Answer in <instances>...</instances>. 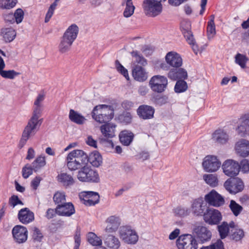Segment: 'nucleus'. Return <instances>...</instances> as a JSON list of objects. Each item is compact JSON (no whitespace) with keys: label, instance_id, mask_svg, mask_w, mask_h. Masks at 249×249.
<instances>
[{"label":"nucleus","instance_id":"obj_5","mask_svg":"<svg viewBox=\"0 0 249 249\" xmlns=\"http://www.w3.org/2000/svg\"><path fill=\"white\" fill-rule=\"evenodd\" d=\"M119 235L120 239L127 244L135 245L139 240V235L136 231L129 226L121 227Z\"/></svg>","mask_w":249,"mask_h":249},{"label":"nucleus","instance_id":"obj_30","mask_svg":"<svg viewBox=\"0 0 249 249\" xmlns=\"http://www.w3.org/2000/svg\"><path fill=\"white\" fill-rule=\"evenodd\" d=\"M132 76L135 80L139 82L144 81L148 77L147 73L141 66H136L134 68L132 71Z\"/></svg>","mask_w":249,"mask_h":249},{"label":"nucleus","instance_id":"obj_13","mask_svg":"<svg viewBox=\"0 0 249 249\" xmlns=\"http://www.w3.org/2000/svg\"><path fill=\"white\" fill-rule=\"evenodd\" d=\"M15 241L19 244L24 243L27 239L28 231L24 226L17 225L12 230Z\"/></svg>","mask_w":249,"mask_h":249},{"label":"nucleus","instance_id":"obj_52","mask_svg":"<svg viewBox=\"0 0 249 249\" xmlns=\"http://www.w3.org/2000/svg\"><path fill=\"white\" fill-rule=\"evenodd\" d=\"M115 67L117 71L122 74L127 80H129V74L127 69H126L118 60L115 61Z\"/></svg>","mask_w":249,"mask_h":249},{"label":"nucleus","instance_id":"obj_45","mask_svg":"<svg viewBox=\"0 0 249 249\" xmlns=\"http://www.w3.org/2000/svg\"><path fill=\"white\" fill-rule=\"evenodd\" d=\"M203 178L206 183L212 187H215L218 185V180L217 177L214 175H204Z\"/></svg>","mask_w":249,"mask_h":249},{"label":"nucleus","instance_id":"obj_4","mask_svg":"<svg viewBox=\"0 0 249 249\" xmlns=\"http://www.w3.org/2000/svg\"><path fill=\"white\" fill-rule=\"evenodd\" d=\"M142 6L145 15L148 17H155L162 11L161 2L157 0H144Z\"/></svg>","mask_w":249,"mask_h":249},{"label":"nucleus","instance_id":"obj_7","mask_svg":"<svg viewBox=\"0 0 249 249\" xmlns=\"http://www.w3.org/2000/svg\"><path fill=\"white\" fill-rule=\"evenodd\" d=\"M168 85L166 77L160 75H154L149 81V86L155 92L162 93L165 90Z\"/></svg>","mask_w":249,"mask_h":249},{"label":"nucleus","instance_id":"obj_43","mask_svg":"<svg viewBox=\"0 0 249 249\" xmlns=\"http://www.w3.org/2000/svg\"><path fill=\"white\" fill-rule=\"evenodd\" d=\"M235 63L240 66L242 69L246 68L247 63L249 60L248 57L244 54L237 53L235 57Z\"/></svg>","mask_w":249,"mask_h":249},{"label":"nucleus","instance_id":"obj_34","mask_svg":"<svg viewBox=\"0 0 249 249\" xmlns=\"http://www.w3.org/2000/svg\"><path fill=\"white\" fill-rule=\"evenodd\" d=\"M206 202H224V199L214 190H212L205 196Z\"/></svg>","mask_w":249,"mask_h":249},{"label":"nucleus","instance_id":"obj_10","mask_svg":"<svg viewBox=\"0 0 249 249\" xmlns=\"http://www.w3.org/2000/svg\"><path fill=\"white\" fill-rule=\"evenodd\" d=\"M202 166L206 172H214L220 168L221 162L218 160L216 157L209 155L205 157L204 159Z\"/></svg>","mask_w":249,"mask_h":249},{"label":"nucleus","instance_id":"obj_46","mask_svg":"<svg viewBox=\"0 0 249 249\" xmlns=\"http://www.w3.org/2000/svg\"><path fill=\"white\" fill-rule=\"evenodd\" d=\"M20 74L19 72L16 71L15 70H3L0 72V75L4 78L14 79L16 77Z\"/></svg>","mask_w":249,"mask_h":249},{"label":"nucleus","instance_id":"obj_58","mask_svg":"<svg viewBox=\"0 0 249 249\" xmlns=\"http://www.w3.org/2000/svg\"><path fill=\"white\" fill-rule=\"evenodd\" d=\"M180 29L182 34L191 32V25L190 21L184 19L180 23Z\"/></svg>","mask_w":249,"mask_h":249},{"label":"nucleus","instance_id":"obj_37","mask_svg":"<svg viewBox=\"0 0 249 249\" xmlns=\"http://www.w3.org/2000/svg\"><path fill=\"white\" fill-rule=\"evenodd\" d=\"M122 4L125 6L123 12L124 17L128 18L132 16L135 9L132 1L131 0H124Z\"/></svg>","mask_w":249,"mask_h":249},{"label":"nucleus","instance_id":"obj_50","mask_svg":"<svg viewBox=\"0 0 249 249\" xmlns=\"http://www.w3.org/2000/svg\"><path fill=\"white\" fill-rule=\"evenodd\" d=\"M118 120L121 123L128 124L131 122L132 115L129 112H124L119 115Z\"/></svg>","mask_w":249,"mask_h":249},{"label":"nucleus","instance_id":"obj_38","mask_svg":"<svg viewBox=\"0 0 249 249\" xmlns=\"http://www.w3.org/2000/svg\"><path fill=\"white\" fill-rule=\"evenodd\" d=\"M32 164L34 167V171H38L46 164L45 156L43 154L38 156Z\"/></svg>","mask_w":249,"mask_h":249},{"label":"nucleus","instance_id":"obj_1","mask_svg":"<svg viewBox=\"0 0 249 249\" xmlns=\"http://www.w3.org/2000/svg\"><path fill=\"white\" fill-rule=\"evenodd\" d=\"M43 119L41 117L31 114L27 124L24 127L18 146L22 148L31 138L34 137L40 129Z\"/></svg>","mask_w":249,"mask_h":249},{"label":"nucleus","instance_id":"obj_59","mask_svg":"<svg viewBox=\"0 0 249 249\" xmlns=\"http://www.w3.org/2000/svg\"><path fill=\"white\" fill-rule=\"evenodd\" d=\"M229 207L233 214L236 216H238L243 210L242 207L238 203H230Z\"/></svg>","mask_w":249,"mask_h":249},{"label":"nucleus","instance_id":"obj_61","mask_svg":"<svg viewBox=\"0 0 249 249\" xmlns=\"http://www.w3.org/2000/svg\"><path fill=\"white\" fill-rule=\"evenodd\" d=\"M244 173H247L249 172V160L247 159H244L241 161L239 165V169Z\"/></svg>","mask_w":249,"mask_h":249},{"label":"nucleus","instance_id":"obj_39","mask_svg":"<svg viewBox=\"0 0 249 249\" xmlns=\"http://www.w3.org/2000/svg\"><path fill=\"white\" fill-rule=\"evenodd\" d=\"M87 239L88 242L93 246H101L102 245V240L100 237L98 236L93 232L88 233Z\"/></svg>","mask_w":249,"mask_h":249},{"label":"nucleus","instance_id":"obj_9","mask_svg":"<svg viewBox=\"0 0 249 249\" xmlns=\"http://www.w3.org/2000/svg\"><path fill=\"white\" fill-rule=\"evenodd\" d=\"M224 186L226 190L231 194H235L242 191L244 187L243 182L238 178L227 179L225 182Z\"/></svg>","mask_w":249,"mask_h":249},{"label":"nucleus","instance_id":"obj_64","mask_svg":"<svg viewBox=\"0 0 249 249\" xmlns=\"http://www.w3.org/2000/svg\"><path fill=\"white\" fill-rule=\"evenodd\" d=\"M32 236L33 239L37 241H40L43 237L40 231L36 227L34 228L33 229Z\"/></svg>","mask_w":249,"mask_h":249},{"label":"nucleus","instance_id":"obj_15","mask_svg":"<svg viewBox=\"0 0 249 249\" xmlns=\"http://www.w3.org/2000/svg\"><path fill=\"white\" fill-rule=\"evenodd\" d=\"M154 108L150 106L142 105L140 106L137 109L138 116L143 120L151 119L154 117Z\"/></svg>","mask_w":249,"mask_h":249},{"label":"nucleus","instance_id":"obj_53","mask_svg":"<svg viewBox=\"0 0 249 249\" xmlns=\"http://www.w3.org/2000/svg\"><path fill=\"white\" fill-rule=\"evenodd\" d=\"M34 171V167L29 164H26L22 169V175L24 178H28Z\"/></svg>","mask_w":249,"mask_h":249},{"label":"nucleus","instance_id":"obj_44","mask_svg":"<svg viewBox=\"0 0 249 249\" xmlns=\"http://www.w3.org/2000/svg\"><path fill=\"white\" fill-rule=\"evenodd\" d=\"M72 43L73 42L71 41L68 40L62 37L58 46L59 51L62 53L68 52L70 50Z\"/></svg>","mask_w":249,"mask_h":249},{"label":"nucleus","instance_id":"obj_18","mask_svg":"<svg viewBox=\"0 0 249 249\" xmlns=\"http://www.w3.org/2000/svg\"><path fill=\"white\" fill-rule=\"evenodd\" d=\"M57 214L63 216H70L75 213L72 203H61L55 208Z\"/></svg>","mask_w":249,"mask_h":249},{"label":"nucleus","instance_id":"obj_48","mask_svg":"<svg viewBox=\"0 0 249 249\" xmlns=\"http://www.w3.org/2000/svg\"><path fill=\"white\" fill-rule=\"evenodd\" d=\"M174 214L178 217H183L189 214L190 211L181 206H178L173 210Z\"/></svg>","mask_w":249,"mask_h":249},{"label":"nucleus","instance_id":"obj_62","mask_svg":"<svg viewBox=\"0 0 249 249\" xmlns=\"http://www.w3.org/2000/svg\"><path fill=\"white\" fill-rule=\"evenodd\" d=\"M14 17L13 13L12 12L5 13L2 14V18L5 22L10 24L15 23Z\"/></svg>","mask_w":249,"mask_h":249},{"label":"nucleus","instance_id":"obj_8","mask_svg":"<svg viewBox=\"0 0 249 249\" xmlns=\"http://www.w3.org/2000/svg\"><path fill=\"white\" fill-rule=\"evenodd\" d=\"M176 244L178 249H196L197 247L195 237L189 234L179 236Z\"/></svg>","mask_w":249,"mask_h":249},{"label":"nucleus","instance_id":"obj_49","mask_svg":"<svg viewBox=\"0 0 249 249\" xmlns=\"http://www.w3.org/2000/svg\"><path fill=\"white\" fill-rule=\"evenodd\" d=\"M188 88L187 83L184 80H178L177 82L174 90L177 93H181L185 91Z\"/></svg>","mask_w":249,"mask_h":249},{"label":"nucleus","instance_id":"obj_16","mask_svg":"<svg viewBox=\"0 0 249 249\" xmlns=\"http://www.w3.org/2000/svg\"><path fill=\"white\" fill-rule=\"evenodd\" d=\"M236 130L242 137L248 133L249 131V113L244 114L240 118Z\"/></svg>","mask_w":249,"mask_h":249},{"label":"nucleus","instance_id":"obj_63","mask_svg":"<svg viewBox=\"0 0 249 249\" xmlns=\"http://www.w3.org/2000/svg\"><path fill=\"white\" fill-rule=\"evenodd\" d=\"M183 34L184 35V36L186 38L188 43L193 46V49L194 50V51H195V48L196 47V45L195 44V41L192 32L191 31L188 32L187 33H184Z\"/></svg>","mask_w":249,"mask_h":249},{"label":"nucleus","instance_id":"obj_24","mask_svg":"<svg viewBox=\"0 0 249 249\" xmlns=\"http://www.w3.org/2000/svg\"><path fill=\"white\" fill-rule=\"evenodd\" d=\"M116 125L112 123H106L100 126L103 136L106 139H111L115 136Z\"/></svg>","mask_w":249,"mask_h":249},{"label":"nucleus","instance_id":"obj_57","mask_svg":"<svg viewBox=\"0 0 249 249\" xmlns=\"http://www.w3.org/2000/svg\"><path fill=\"white\" fill-rule=\"evenodd\" d=\"M66 195L64 192L57 191L53 195L54 202H65L66 200Z\"/></svg>","mask_w":249,"mask_h":249},{"label":"nucleus","instance_id":"obj_41","mask_svg":"<svg viewBox=\"0 0 249 249\" xmlns=\"http://www.w3.org/2000/svg\"><path fill=\"white\" fill-rule=\"evenodd\" d=\"M214 16L212 15L211 19L208 22L207 26V36L209 39H211L215 35V26L214 22Z\"/></svg>","mask_w":249,"mask_h":249},{"label":"nucleus","instance_id":"obj_20","mask_svg":"<svg viewBox=\"0 0 249 249\" xmlns=\"http://www.w3.org/2000/svg\"><path fill=\"white\" fill-rule=\"evenodd\" d=\"M194 232L198 239L202 242L210 240L212 234L208 229L202 226H196L194 229Z\"/></svg>","mask_w":249,"mask_h":249},{"label":"nucleus","instance_id":"obj_42","mask_svg":"<svg viewBox=\"0 0 249 249\" xmlns=\"http://www.w3.org/2000/svg\"><path fill=\"white\" fill-rule=\"evenodd\" d=\"M18 3V0H0V9L9 10L14 8Z\"/></svg>","mask_w":249,"mask_h":249},{"label":"nucleus","instance_id":"obj_47","mask_svg":"<svg viewBox=\"0 0 249 249\" xmlns=\"http://www.w3.org/2000/svg\"><path fill=\"white\" fill-rule=\"evenodd\" d=\"M230 237L231 239L235 241H238L241 240L244 236V231L239 229H235L232 230Z\"/></svg>","mask_w":249,"mask_h":249},{"label":"nucleus","instance_id":"obj_25","mask_svg":"<svg viewBox=\"0 0 249 249\" xmlns=\"http://www.w3.org/2000/svg\"><path fill=\"white\" fill-rule=\"evenodd\" d=\"M18 218L22 223L28 224L34 220V213L28 208H25L19 211Z\"/></svg>","mask_w":249,"mask_h":249},{"label":"nucleus","instance_id":"obj_51","mask_svg":"<svg viewBox=\"0 0 249 249\" xmlns=\"http://www.w3.org/2000/svg\"><path fill=\"white\" fill-rule=\"evenodd\" d=\"M14 16V20L17 24L21 23L23 21L24 16V13L21 8L16 9L13 13Z\"/></svg>","mask_w":249,"mask_h":249},{"label":"nucleus","instance_id":"obj_33","mask_svg":"<svg viewBox=\"0 0 249 249\" xmlns=\"http://www.w3.org/2000/svg\"><path fill=\"white\" fill-rule=\"evenodd\" d=\"M88 161L93 166L98 167L102 163V157L98 152L95 151L91 152L89 157L88 156L87 161Z\"/></svg>","mask_w":249,"mask_h":249},{"label":"nucleus","instance_id":"obj_35","mask_svg":"<svg viewBox=\"0 0 249 249\" xmlns=\"http://www.w3.org/2000/svg\"><path fill=\"white\" fill-rule=\"evenodd\" d=\"M134 138L133 134L128 130H123L119 134L121 142L124 145L128 146L132 142Z\"/></svg>","mask_w":249,"mask_h":249},{"label":"nucleus","instance_id":"obj_54","mask_svg":"<svg viewBox=\"0 0 249 249\" xmlns=\"http://www.w3.org/2000/svg\"><path fill=\"white\" fill-rule=\"evenodd\" d=\"M200 249H225V248L223 242L219 239L209 246L202 247Z\"/></svg>","mask_w":249,"mask_h":249},{"label":"nucleus","instance_id":"obj_32","mask_svg":"<svg viewBox=\"0 0 249 249\" xmlns=\"http://www.w3.org/2000/svg\"><path fill=\"white\" fill-rule=\"evenodd\" d=\"M213 139L216 142L224 144L229 140V135L223 129L216 130L213 134Z\"/></svg>","mask_w":249,"mask_h":249},{"label":"nucleus","instance_id":"obj_22","mask_svg":"<svg viewBox=\"0 0 249 249\" xmlns=\"http://www.w3.org/2000/svg\"><path fill=\"white\" fill-rule=\"evenodd\" d=\"M107 226L105 230L107 233H113L116 232L121 224V220L119 217L110 216L106 221Z\"/></svg>","mask_w":249,"mask_h":249},{"label":"nucleus","instance_id":"obj_11","mask_svg":"<svg viewBox=\"0 0 249 249\" xmlns=\"http://www.w3.org/2000/svg\"><path fill=\"white\" fill-rule=\"evenodd\" d=\"M203 217L205 222L211 225L218 224L222 219L221 213L214 209H207Z\"/></svg>","mask_w":249,"mask_h":249},{"label":"nucleus","instance_id":"obj_55","mask_svg":"<svg viewBox=\"0 0 249 249\" xmlns=\"http://www.w3.org/2000/svg\"><path fill=\"white\" fill-rule=\"evenodd\" d=\"M74 246L73 249H79L81 244V229L77 227L74 234Z\"/></svg>","mask_w":249,"mask_h":249},{"label":"nucleus","instance_id":"obj_27","mask_svg":"<svg viewBox=\"0 0 249 249\" xmlns=\"http://www.w3.org/2000/svg\"><path fill=\"white\" fill-rule=\"evenodd\" d=\"M78 32V27L75 24H73L68 27L62 37L73 42L77 36Z\"/></svg>","mask_w":249,"mask_h":249},{"label":"nucleus","instance_id":"obj_3","mask_svg":"<svg viewBox=\"0 0 249 249\" xmlns=\"http://www.w3.org/2000/svg\"><path fill=\"white\" fill-rule=\"evenodd\" d=\"M91 116L96 122L103 124L110 121L114 117V109L111 106L99 105L96 106L91 112Z\"/></svg>","mask_w":249,"mask_h":249},{"label":"nucleus","instance_id":"obj_19","mask_svg":"<svg viewBox=\"0 0 249 249\" xmlns=\"http://www.w3.org/2000/svg\"><path fill=\"white\" fill-rule=\"evenodd\" d=\"M167 64L173 67L178 68L182 64V60L179 54L175 52H168L165 56Z\"/></svg>","mask_w":249,"mask_h":249},{"label":"nucleus","instance_id":"obj_14","mask_svg":"<svg viewBox=\"0 0 249 249\" xmlns=\"http://www.w3.org/2000/svg\"><path fill=\"white\" fill-rule=\"evenodd\" d=\"M45 99V94L39 93L35 99L32 107V114L41 117L44 109L43 101Z\"/></svg>","mask_w":249,"mask_h":249},{"label":"nucleus","instance_id":"obj_40","mask_svg":"<svg viewBox=\"0 0 249 249\" xmlns=\"http://www.w3.org/2000/svg\"><path fill=\"white\" fill-rule=\"evenodd\" d=\"M207 203H193L191 206L192 213L196 215H201L207 209Z\"/></svg>","mask_w":249,"mask_h":249},{"label":"nucleus","instance_id":"obj_31","mask_svg":"<svg viewBox=\"0 0 249 249\" xmlns=\"http://www.w3.org/2000/svg\"><path fill=\"white\" fill-rule=\"evenodd\" d=\"M235 226V224L231 221L229 224L226 222H223L221 225L217 226V229L221 239L225 238L228 235L230 228H232Z\"/></svg>","mask_w":249,"mask_h":249},{"label":"nucleus","instance_id":"obj_36","mask_svg":"<svg viewBox=\"0 0 249 249\" xmlns=\"http://www.w3.org/2000/svg\"><path fill=\"white\" fill-rule=\"evenodd\" d=\"M69 117L71 122L77 124H83L86 121L84 116L72 109L70 110Z\"/></svg>","mask_w":249,"mask_h":249},{"label":"nucleus","instance_id":"obj_12","mask_svg":"<svg viewBox=\"0 0 249 249\" xmlns=\"http://www.w3.org/2000/svg\"><path fill=\"white\" fill-rule=\"evenodd\" d=\"M223 172L229 177L237 176L239 172V164L232 160H226L222 165Z\"/></svg>","mask_w":249,"mask_h":249},{"label":"nucleus","instance_id":"obj_17","mask_svg":"<svg viewBox=\"0 0 249 249\" xmlns=\"http://www.w3.org/2000/svg\"><path fill=\"white\" fill-rule=\"evenodd\" d=\"M236 153L240 156L245 158L249 156V141L241 139L236 142L235 145Z\"/></svg>","mask_w":249,"mask_h":249},{"label":"nucleus","instance_id":"obj_26","mask_svg":"<svg viewBox=\"0 0 249 249\" xmlns=\"http://www.w3.org/2000/svg\"><path fill=\"white\" fill-rule=\"evenodd\" d=\"M57 180L62 186L67 188L73 185L75 180L73 177L67 173H61L57 176Z\"/></svg>","mask_w":249,"mask_h":249},{"label":"nucleus","instance_id":"obj_23","mask_svg":"<svg viewBox=\"0 0 249 249\" xmlns=\"http://www.w3.org/2000/svg\"><path fill=\"white\" fill-rule=\"evenodd\" d=\"M79 197L84 202H99L100 196L97 192L93 191H83L79 194Z\"/></svg>","mask_w":249,"mask_h":249},{"label":"nucleus","instance_id":"obj_28","mask_svg":"<svg viewBox=\"0 0 249 249\" xmlns=\"http://www.w3.org/2000/svg\"><path fill=\"white\" fill-rule=\"evenodd\" d=\"M168 77L173 80H177L179 79H187L188 74L187 71L182 68L178 69H171L168 73Z\"/></svg>","mask_w":249,"mask_h":249},{"label":"nucleus","instance_id":"obj_21","mask_svg":"<svg viewBox=\"0 0 249 249\" xmlns=\"http://www.w3.org/2000/svg\"><path fill=\"white\" fill-rule=\"evenodd\" d=\"M0 36L4 42L10 43L15 39L17 36V32L12 27H4L0 30Z\"/></svg>","mask_w":249,"mask_h":249},{"label":"nucleus","instance_id":"obj_6","mask_svg":"<svg viewBox=\"0 0 249 249\" xmlns=\"http://www.w3.org/2000/svg\"><path fill=\"white\" fill-rule=\"evenodd\" d=\"M77 177L82 182H98L100 180L98 172L87 166H83L80 169Z\"/></svg>","mask_w":249,"mask_h":249},{"label":"nucleus","instance_id":"obj_29","mask_svg":"<svg viewBox=\"0 0 249 249\" xmlns=\"http://www.w3.org/2000/svg\"><path fill=\"white\" fill-rule=\"evenodd\" d=\"M105 246L110 249H118L121 246L119 239L114 235H108L104 239Z\"/></svg>","mask_w":249,"mask_h":249},{"label":"nucleus","instance_id":"obj_56","mask_svg":"<svg viewBox=\"0 0 249 249\" xmlns=\"http://www.w3.org/2000/svg\"><path fill=\"white\" fill-rule=\"evenodd\" d=\"M74 246L73 249H79L81 244V229L77 227L74 234Z\"/></svg>","mask_w":249,"mask_h":249},{"label":"nucleus","instance_id":"obj_60","mask_svg":"<svg viewBox=\"0 0 249 249\" xmlns=\"http://www.w3.org/2000/svg\"><path fill=\"white\" fill-rule=\"evenodd\" d=\"M57 4L52 3L49 7L47 13L46 14L45 18V22L47 23L49 22L52 17L53 16L54 11L56 8Z\"/></svg>","mask_w":249,"mask_h":249},{"label":"nucleus","instance_id":"obj_2","mask_svg":"<svg viewBox=\"0 0 249 249\" xmlns=\"http://www.w3.org/2000/svg\"><path fill=\"white\" fill-rule=\"evenodd\" d=\"M88 155L83 150L75 149L69 152L65 159V164L71 171L81 169L86 164Z\"/></svg>","mask_w":249,"mask_h":249}]
</instances>
